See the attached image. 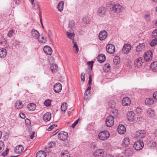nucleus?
<instances>
[{
  "instance_id": "c03bdc74",
  "label": "nucleus",
  "mask_w": 157,
  "mask_h": 157,
  "mask_svg": "<svg viewBox=\"0 0 157 157\" xmlns=\"http://www.w3.org/2000/svg\"><path fill=\"white\" fill-rule=\"evenodd\" d=\"M14 32V30L12 29L10 30L9 31L8 34V36L10 38L12 36H13V34Z\"/></svg>"
},
{
  "instance_id": "6e6552de",
  "label": "nucleus",
  "mask_w": 157,
  "mask_h": 157,
  "mask_svg": "<svg viewBox=\"0 0 157 157\" xmlns=\"http://www.w3.org/2000/svg\"><path fill=\"white\" fill-rule=\"evenodd\" d=\"M146 135V132L144 130L138 131L135 133L136 137L138 139L143 138L145 137Z\"/></svg>"
},
{
  "instance_id": "052dcab7",
  "label": "nucleus",
  "mask_w": 157,
  "mask_h": 157,
  "mask_svg": "<svg viewBox=\"0 0 157 157\" xmlns=\"http://www.w3.org/2000/svg\"><path fill=\"white\" fill-rule=\"evenodd\" d=\"M48 32L49 38L50 39H51L52 38V34L51 31L49 30Z\"/></svg>"
},
{
  "instance_id": "69168bd1",
  "label": "nucleus",
  "mask_w": 157,
  "mask_h": 157,
  "mask_svg": "<svg viewBox=\"0 0 157 157\" xmlns=\"http://www.w3.org/2000/svg\"><path fill=\"white\" fill-rule=\"evenodd\" d=\"M39 43L41 44H44L46 42V40H38Z\"/></svg>"
},
{
  "instance_id": "6ab92c4d",
  "label": "nucleus",
  "mask_w": 157,
  "mask_h": 157,
  "mask_svg": "<svg viewBox=\"0 0 157 157\" xmlns=\"http://www.w3.org/2000/svg\"><path fill=\"white\" fill-rule=\"evenodd\" d=\"M122 102L124 106L128 105L131 104V99L128 97H125L123 99Z\"/></svg>"
},
{
  "instance_id": "bf43d9fd",
  "label": "nucleus",
  "mask_w": 157,
  "mask_h": 157,
  "mask_svg": "<svg viewBox=\"0 0 157 157\" xmlns=\"http://www.w3.org/2000/svg\"><path fill=\"white\" fill-rule=\"evenodd\" d=\"M57 125H51L48 128V131H50L51 130H52L55 126H57Z\"/></svg>"
},
{
  "instance_id": "aec40b11",
  "label": "nucleus",
  "mask_w": 157,
  "mask_h": 157,
  "mask_svg": "<svg viewBox=\"0 0 157 157\" xmlns=\"http://www.w3.org/2000/svg\"><path fill=\"white\" fill-rule=\"evenodd\" d=\"M130 144V140L128 137H126L123 140L122 144L123 147H125L128 146Z\"/></svg>"
},
{
  "instance_id": "ddd939ff",
  "label": "nucleus",
  "mask_w": 157,
  "mask_h": 157,
  "mask_svg": "<svg viewBox=\"0 0 157 157\" xmlns=\"http://www.w3.org/2000/svg\"><path fill=\"white\" fill-rule=\"evenodd\" d=\"M106 9L103 7H100L98 9V13L100 16L103 17L105 15L106 13Z\"/></svg>"
},
{
  "instance_id": "f3484780",
  "label": "nucleus",
  "mask_w": 157,
  "mask_h": 157,
  "mask_svg": "<svg viewBox=\"0 0 157 157\" xmlns=\"http://www.w3.org/2000/svg\"><path fill=\"white\" fill-rule=\"evenodd\" d=\"M43 50L45 54L48 55H51L52 52L51 48L48 46H45Z\"/></svg>"
},
{
  "instance_id": "2eb2a0df",
  "label": "nucleus",
  "mask_w": 157,
  "mask_h": 157,
  "mask_svg": "<svg viewBox=\"0 0 157 157\" xmlns=\"http://www.w3.org/2000/svg\"><path fill=\"white\" fill-rule=\"evenodd\" d=\"M117 130L120 134H123L125 132L126 128L123 125H120L118 126Z\"/></svg>"
},
{
  "instance_id": "0eeeda50",
  "label": "nucleus",
  "mask_w": 157,
  "mask_h": 157,
  "mask_svg": "<svg viewBox=\"0 0 157 157\" xmlns=\"http://www.w3.org/2000/svg\"><path fill=\"white\" fill-rule=\"evenodd\" d=\"M68 136V133L65 132H61L58 134V137L61 140L65 141L67 138Z\"/></svg>"
},
{
  "instance_id": "338daca9",
  "label": "nucleus",
  "mask_w": 157,
  "mask_h": 157,
  "mask_svg": "<svg viewBox=\"0 0 157 157\" xmlns=\"http://www.w3.org/2000/svg\"><path fill=\"white\" fill-rule=\"evenodd\" d=\"M84 33V31L82 30H81L78 32L79 34L81 35H83Z\"/></svg>"
},
{
  "instance_id": "7ed1b4c3",
  "label": "nucleus",
  "mask_w": 157,
  "mask_h": 157,
  "mask_svg": "<svg viewBox=\"0 0 157 157\" xmlns=\"http://www.w3.org/2000/svg\"><path fill=\"white\" fill-rule=\"evenodd\" d=\"M112 9L114 12L119 13L122 11V6L119 4L116 3L113 5Z\"/></svg>"
},
{
  "instance_id": "6e6d98bb",
  "label": "nucleus",
  "mask_w": 157,
  "mask_h": 157,
  "mask_svg": "<svg viewBox=\"0 0 157 157\" xmlns=\"http://www.w3.org/2000/svg\"><path fill=\"white\" fill-rule=\"evenodd\" d=\"M52 144H54L53 146H54L55 145V143L53 142H52L51 143H50L48 144V147L49 148H52Z\"/></svg>"
},
{
  "instance_id": "13d9d810",
  "label": "nucleus",
  "mask_w": 157,
  "mask_h": 157,
  "mask_svg": "<svg viewBox=\"0 0 157 157\" xmlns=\"http://www.w3.org/2000/svg\"><path fill=\"white\" fill-rule=\"evenodd\" d=\"M3 41L0 42V44L3 46H5L7 43L6 40H2Z\"/></svg>"
},
{
  "instance_id": "4be33fe9",
  "label": "nucleus",
  "mask_w": 157,
  "mask_h": 157,
  "mask_svg": "<svg viewBox=\"0 0 157 157\" xmlns=\"http://www.w3.org/2000/svg\"><path fill=\"white\" fill-rule=\"evenodd\" d=\"M15 106L17 109H20L23 108L24 105L21 102V101L19 100L15 103Z\"/></svg>"
},
{
  "instance_id": "cd10ccee",
  "label": "nucleus",
  "mask_w": 157,
  "mask_h": 157,
  "mask_svg": "<svg viewBox=\"0 0 157 157\" xmlns=\"http://www.w3.org/2000/svg\"><path fill=\"white\" fill-rule=\"evenodd\" d=\"M145 103L146 105H151L153 104L154 100L152 98H147L146 99Z\"/></svg>"
},
{
  "instance_id": "09e8293b",
  "label": "nucleus",
  "mask_w": 157,
  "mask_h": 157,
  "mask_svg": "<svg viewBox=\"0 0 157 157\" xmlns=\"http://www.w3.org/2000/svg\"><path fill=\"white\" fill-rule=\"evenodd\" d=\"M93 63L94 61L93 60H92L91 61H89L87 62V65H88L90 68L91 69V70H92V69Z\"/></svg>"
},
{
  "instance_id": "423d86ee",
  "label": "nucleus",
  "mask_w": 157,
  "mask_h": 157,
  "mask_svg": "<svg viewBox=\"0 0 157 157\" xmlns=\"http://www.w3.org/2000/svg\"><path fill=\"white\" fill-rule=\"evenodd\" d=\"M144 60L146 61H149L151 60L152 58V52L151 50L147 51L144 56Z\"/></svg>"
},
{
  "instance_id": "603ef678",
  "label": "nucleus",
  "mask_w": 157,
  "mask_h": 157,
  "mask_svg": "<svg viewBox=\"0 0 157 157\" xmlns=\"http://www.w3.org/2000/svg\"><path fill=\"white\" fill-rule=\"evenodd\" d=\"M81 78L82 81L84 82L85 80V74L84 73L82 72L81 73Z\"/></svg>"
},
{
  "instance_id": "680f3d73",
  "label": "nucleus",
  "mask_w": 157,
  "mask_h": 157,
  "mask_svg": "<svg viewBox=\"0 0 157 157\" xmlns=\"http://www.w3.org/2000/svg\"><path fill=\"white\" fill-rule=\"evenodd\" d=\"M19 116L20 117H21L22 118L24 119L25 117V114L22 113H20L19 114Z\"/></svg>"
},
{
  "instance_id": "39448f33",
  "label": "nucleus",
  "mask_w": 157,
  "mask_h": 157,
  "mask_svg": "<svg viewBox=\"0 0 157 157\" xmlns=\"http://www.w3.org/2000/svg\"><path fill=\"white\" fill-rule=\"evenodd\" d=\"M104 154V151L102 149H97L93 153V155L95 157H102Z\"/></svg>"
},
{
  "instance_id": "dca6fc26",
  "label": "nucleus",
  "mask_w": 157,
  "mask_h": 157,
  "mask_svg": "<svg viewBox=\"0 0 157 157\" xmlns=\"http://www.w3.org/2000/svg\"><path fill=\"white\" fill-rule=\"evenodd\" d=\"M24 150L23 147L22 145H19L16 146L14 149V152L17 154H20Z\"/></svg>"
},
{
  "instance_id": "473e14b6",
  "label": "nucleus",
  "mask_w": 157,
  "mask_h": 157,
  "mask_svg": "<svg viewBox=\"0 0 157 157\" xmlns=\"http://www.w3.org/2000/svg\"><path fill=\"white\" fill-rule=\"evenodd\" d=\"M36 105L33 103H30L27 106V108L30 111H33L36 108Z\"/></svg>"
},
{
  "instance_id": "8fccbe9b",
  "label": "nucleus",
  "mask_w": 157,
  "mask_h": 157,
  "mask_svg": "<svg viewBox=\"0 0 157 157\" xmlns=\"http://www.w3.org/2000/svg\"><path fill=\"white\" fill-rule=\"evenodd\" d=\"M136 113L139 114L141 113V108L137 107L136 110Z\"/></svg>"
},
{
  "instance_id": "c85d7f7f",
  "label": "nucleus",
  "mask_w": 157,
  "mask_h": 157,
  "mask_svg": "<svg viewBox=\"0 0 157 157\" xmlns=\"http://www.w3.org/2000/svg\"><path fill=\"white\" fill-rule=\"evenodd\" d=\"M50 68L52 71L53 73H56L58 71V67L56 64H51Z\"/></svg>"
},
{
  "instance_id": "f03ea898",
  "label": "nucleus",
  "mask_w": 157,
  "mask_h": 157,
  "mask_svg": "<svg viewBox=\"0 0 157 157\" xmlns=\"http://www.w3.org/2000/svg\"><path fill=\"white\" fill-rule=\"evenodd\" d=\"M144 146L143 142L141 140H138L133 145V147L137 151L142 149Z\"/></svg>"
},
{
  "instance_id": "5701e85b",
  "label": "nucleus",
  "mask_w": 157,
  "mask_h": 157,
  "mask_svg": "<svg viewBox=\"0 0 157 157\" xmlns=\"http://www.w3.org/2000/svg\"><path fill=\"white\" fill-rule=\"evenodd\" d=\"M147 114L150 117H153L155 116V110L154 109L148 108L147 110Z\"/></svg>"
},
{
  "instance_id": "ea45409f",
  "label": "nucleus",
  "mask_w": 157,
  "mask_h": 157,
  "mask_svg": "<svg viewBox=\"0 0 157 157\" xmlns=\"http://www.w3.org/2000/svg\"><path fill=\"white\" fill-rule=\"evenodd\" d=\"M74 26L75 22L73 20L70 21H69L68 24L69 28L71 29L74 27Z\"/></svg>"
},
{
  "instance_id": "a18cd8bd",
  "label": "nucleus",
  "mask_w": 157,
  "mask_h": 157,
  "mask_svg": "<svg viewBox=\"0 0 157 157\" xmlns=\"http://www.w3.org/2000/svg\"><path fill=\"white\" fill-rule=\"evenodd\" d=\"M51 101L50 100H46L44 103V104L47 106H49L51 105Z\"/></svg>"
},
{
  "instance_id": "412c9836",
  "label": "nucleus",
  "mask_w": 157,
  "mask_h": 157,
  "mask_svg": "<svg viewBox=\"0 0 157 157\" xmlns=\"http://www.w3.org/2000/svg\"><path fill=\"white\" fill-rule=\"evenodd\" d=\"M32 36L35 39H38L40 36L39 33L36 30L33 29L32 31Z\"/></svg>"
},
{
  "instance_id": "c9c22d12",
  "label": "nucleus",
  "mask_w": 157,
  "mask_h": 157,
  "mask_svg": "<svg viewBox=\"0 0 157 157\" xmlns=\"http://www.w3.org/2000/svg\"><path fill=\"white\" fill-rule=\"evenodd\" d=\"M110 65L109 63H106L103 66V70L105 72H108L110 69Z\"/></svg>"
},
{
  "instance_id": "20e7f679",
  "label": "nucleus",
  "mask_w": 157,
  "mask_h": 157,
  "mask_svg": "<svg viewBox=\"0 0 157 157\" xmlns=\"http://www.w3.org/2000/svg\"><path fill=\"white\" fill-rule=\"evenodd\" d=\"M114 123V118L112 116H109L106 118V125L109 127L112 126Z\"/></svg>"
},
{
  "instance_id": "a19ab883",
  "label": "nucleus",
  "mask_w": 157,
  "mask_h": 157,
  "mask_svg": "<svg viewBox=\"0 0 157 157\" xmlns=\"http://www.w3.org/2000/svg\"><path fill=\"white\" fill-rule=\"evenodd\" d=\"M144 17L147 21H150L151 20V17L150 14L148 13H146L144 14Z\"/></svg>"
},
{
  "instance_id": "1a4fd4ad",
  "label": "nucleus",
  "mask_w": 157,
  "mask_h": 157,
  "mask_svg": "<svg viewBox=\"0 0 157 157\" xmlns=\"http://www.w3.org/2000/svg\"><path fill=\"white\" fill-rule=\"evenodd\" d=\"M128 120L130 122L133 121L135 119L134 113L132 111H128L127 114Z\"/></svg>"
},
{
  "instance_id": "79ce46f5",
  "label": "nucleus",
  "mask_w": 157,
  "mask_h": 157,
  "mask_svg": "<svg viewBox=\"0 0 157 157\" xmlns=\"http://www.w3.org/2000/svg\"><path fill=\"white\" fill-rule=\"evenodd\" d=\"M119 57L118 56H115L114 58L113 62L115 64H117L119 63Z\"/></svg>"
},
{
  "instance_id": "4468645a",
  "label": "nucleus",
  "mask_w": 157,
  "mask_h": 157,
  "mask_svg": "<svg viewBox=\"0 0 157 157\" xmlns=\"http://www.w3.org/2000/svg\"><path fill=\"white\" fill-rule=\"evenodd\" d=\"M62 89L61 84L59 83H57L54 86V90L55 92L59 93L60 92Z\"/></svg>"
},
{
  "instance_id": "f704fd0d",
  "label": "nucleus",
  "mask_w": 157,
  "mask_h": 157,
  "mask_svg": "<svg viewBox=\"0 0 157 157\" xmlns=\"http://www.w3.org/2000/svg\"><path fill=\"white\" fill-rule=\"evenodd\" d=\"M67 108V103L66 102L63 103L61 106V110L63 112H65Z\"/></svg>"
},
{
  "instance_id": "b1692460",
  "label": "nucleus",
  "mask_w": 157,
  "mask_h": 157,
  "mask_svg": "<svg viewBox=\"0 0 157 157\" xmlns=\"http://www.w3.org/2000/svg\"><path fill=\"white\" fill-rule=\"evenodd\" d=\"M51 118V115L50 113L48 112L44 114L43 117L44 120L45 121H48L50 120Z\"/></svg>"
},
{
  "instance_id": "393cba45",
  "label": "nucleus",
  "mask_w": 157,
  "mask_h": 157,
  "mask_svg": "<svg viewBox=\"0 0 157 157\" xmlns=\"http://www.w3.org/2000/svg\"><path fill=\"white\" fill-rule=\"evenodd\" d=\"M98 60L100 63H102L105 60V56L103 54H101L98 56Z\"/></svg>"
},
{
  "instance_id": "37998d69",
  "label": "nucleus",
  "mask_w": 157,
  "mask_h": 157,
  "mask_svg": "<svg viewBox=\"0 0 157 157\" xmlns=\"http://www.w3.org/2000/svg\"><path fill=\"white\" fill-rule=\"evenodd\" d=\"M157 44V40H152L151 41L150 43V45L151 46L153 47Z\"/></svg>"
},
{
  "instance_id": "de8ad7c7",
  "label": "nucleus",
  "mask_w": 157,
  "mask_h": 157,
  "mask_svg": "<svg viewBox=\"0 0 157 157\" xmlns=\"http://www.w3.org/2000/svg\"><path fill=\"white\" fill-rule=\"evenodd\" d=\"M91 86L90 85V86L89 87H88V88L86 90V92L85 93V94L87 96L90 94V90H91Z\"/></svg>"
},
{
  "instance_id": "e433bc0d",
  "label": "nucleus",
  "mask_w": 157,
  "mask_h": 157,
  "mask_svg": "<svg viewBox=\"0 0 157 157\" xmlns=\"http://www.w3.org/2000/svg\"><path fill=\"white\" fill-rule=\"evenodd\" d=\"M67 34L68 37L69 39H72L74 38L75 36V34L74 33L67 32Z\"/></svg>"
},
{
  "instance_id": "a878e982",
  "label": "nucleus",
  "mask_w": 157,
  "mask_h": 157,
  "mask_svg": "<svg viewBox=\"0 0 157 157\" xmlns=\"http://www.w3.org/2000/svg\"><path fill=\"white\" fill-rule=\"evenodd\" d=\"M151 68L153 72H157V61L154 62L151 64Z\"/></svg>"
},
{
  "instance_id": "9b49d317",
  "label": "nucleus",
  "mask_w": 157,
  "mask_h": 157,
  "mask_svg": "<svg viewBox=\"0 0 157 157\" xmlns=\"http://www.w3.org/2000/svg\"><path fill=\"white\" fill-rule=\"evenodd\" d=\"M131 48V45L130 44H125L122 50V52L123 53L126 54L128 53Z\"/></svg>"
},
{
  "instance_id": "49530a36",
  "label": "nucleus",
  "mask_w": 157,
  "mask_h": 157,
  "mask_svg": "<svg viewBox=\"0 0 157 157\" xmlns=\"http://www.w3.org/2000/svg\"><path fill=\"white\" fill-rule=\"evenodd\" d=\"M4 144L2 141H0V152L2 151L4 149Z\"/></svg>"
},
{
  "instance_id": "9d476101",
  "label": "nucleus",
  "mask_w": 157,
  "mask_h": 157,
  "mask_svg": "<svg viewBox=\"0 0 157 157\" xmlns=\"http://www.w3.org/2000/svg\"><path fill=\"white\" fill-rule=\"evenodd\" d=\"M115 46L112 44H109L106 46V50L109 53H113L115 51Z\"/></svg>"
},
{
  "instance_id": "72a5a7b5",
  "label": "nucleus",
  "mask_w": 157,
  "mask_h": 157,
  "mask_svg": "<svg viewBox=\"0 0 157 157\" xmlns=\"http://www.w3.org/2000/svg\"><path fill=\"white\" fill-rule=\"evenodd\" d=\"M72 43L73 44V48H75V52L77 53L79 51L78 45L77 44V42L75 41V40H73Z\"/></svg>"
},
{
  "instance_id": "4c0bfd02",
  "label": "nucleus",
  "mask_w": 157,
  "mask_h": 157,
  "mask_svg": "<svg viewBox=\"0 0 157 157\" xmlns=\"http://www.w3.org/2000/svg\"><path fill=\"white\" fill-rule=\"evenodd\" d=\"M109 107L113 109L115 106V103L113 101L111 100L109 102Z\"/></svg>"
},
{
  "instance_id": "4d7b16f0",
  "label": "nucleus",
  "mask_w": 157,
  "mask_h": 157,
  "mask_svg": "<svg viewBox=\"0 0 157 157\" xmlns=\"http://www.w3.org/2000/svg\"><path fill=\"white\" fill-rule=\"evenodd\" d=\"M96 144L94 142H92L90 144V147L91 148H94L96 146Z\"/></svg>"
},
{
  "instance_id": "774afa93",
  "label": "nucleus",
  "mask_w": 157,
  "mask_h": 157,
  "mask_svg": "<svg viewBox=\"0 0 157 157\" xmlns=\"http://www.w3.org/2000/svg\"><path fill=\"white\" fill-rule=\"evenodd\" d=\"M13 1L17 5L19 4L20 2V0H13Z\"/></svg>"
},
{
  "instance_id": "2f4dec72",
  "label": "nucleus",
  "mask_w": 157,
  "mask_h": 157,
  "mask_svg": "<svg viewBox=\"0 0 157 157\" xmlns=\"http://www.w3.org/2000/svg\"><path fill=\"white\" fill-rule=\"evenodd\" d=\"M64 5V2L63 1H61L58 4L57 6V8L58 10L61 12L63 10Z\"/></svg>"
},
{
  "instance_id": "f257e3e1",
  "label": "nucleus",
  "mask_w": 157,
  "mask_h": 157,
  "mask_svg": "<svg viewBox=\"0 0 157 157\" xmlns=\"http://www.w3.org/2000/svg\"><path fill=\"white\" fill-rule=\"evenodd\" d=\"M109 132L107 131H101L98 134V138L101 140H105L109 136Z\"/></svg>"
},
{
  "instance_id": "3c124183",
  "label": "nucleus",
  "mask_w": 157,
  "mask_h": 157,
  "mask_svg": "<svg viewBox=\"0 0 157 157\" xmlns=\"http://www.w3.org/2000/svg\"><path fill=\"white\" fill-rule=\"evenodd\" d=\"M152 36L153 37L157 36V29H156L152 32Z\"/></svg>"
},
{
  "instance_id": "a211bd4d",
  "label": "nucleus",
  "mask_w": 157,
  "mask_h": 157,
  "mask_svg": "<svg viewBox=\"0 0 157 157\" xmlns=\"http://www.w3.org/2000/svg\"><path fill=\"white\" fill-rule=\"evenodd\" d=\"M107 36V33L105 30L101 31L98 35L99 39H105Z\"/></svg>"
},
{
  "instance_id": "864d4df0",
  "label": "nucleus",
  "mask_w": 157,
  "mask_h": 157,
  "mask_svg": "<svg viewBox=\"0 0 157 157\" xmlns=\"http://www.w3.org/2000/svg\"><path fill=\"white\" fill-rule=\"evenodd\" d=\"M9 150L8 149L6 148L5 151V152H3L2 153V155H3L4 157L8 153Z\"/></svg>"
},
{
  "instance_id": "58836bf2",
  "label": "nucleus",
  "mask_w": 157,
  "mask_h": 157,
  "mask_svg": "<svg viewBox=\"0 0 157 157\" xmlns=\"http://www.w3.org/2000/svg\"><path fill=\"white\" fill-rule=\"evenodd\" d=\"M61 157H70L69 153L67 151H64V152L61 153Z\"/></svg>"
},
{
  "instance_id": "c756f323",
  "label": "nucleus",
  "mask_w": 157,
  "mask_h": 157,
  "mask_svg": "<svg viewBox=\"0 0 157 157\" xmlns=\"http://www.w3.org/2000/svg\"><path fill=\"white\" fill-rule=\"evenodd\" d=\"M46 153L43 151H39L36 154V157H46Z\"/></svg>"
},
{
  "instance_id": "e2e57ef3",
  "label": "nucleus",
  "mask_w": 157,
  "mask_h": 157,
  "mask_svg": "<svg viewBox=\"0 0 157 157\" xmlns=\"http://www.w3.org/2000/svg\"><path fill=\"white\" fill-rule=\"evenodd\" d=\"M154 98L157 100V92H154L153 94Z\"/></svg>"
},
{
  "instance_id": "5fc2aeb1",
  "label": "nucleus",
  "mask_w": 157,
  "mask_h": 157,
  "mask_svg": "<svg viewBox=\"0 0 157 157\" xmlns=\"http://www.w3.org/2000/svg\"><path fill=\"white\" fill-rule=\"evenodd\" d=\"M78 121L79 119L76 120L73 123L71 126V127L73 128H74L75 126L78 124Z\"/></svg>"
},
{
  "instance_id": "f8f14e48",
  "label": "nucleus",
  "mask_w": 157,
  "mask_h": 157,
  "mask_svg": "<svg viewBox=\"0 0 157 157\" xmlns=\"http://www.w3.org/2000/svg\"><path fill=\"white\" fill-rule=\"evenodd\" d=\"M143 60V58L142 57H140L136 59L134 62L135 67L138 68L141 67L143 64V62L142 61Z\"/></svg>"
},
{
  "instance_id": "0e129e2a",
  "label": "nucleus",
  "mask_w": 157,
  "mask_h": 157,
  "mask_svg": "<svg viewBox=\"0 0 157 157\" xmlns=\"http://www.w3.org/2000/svg\"><path fill=\"white\" fill-rule=\"evenodd\" d=\"M91 82H92L91 76V75H90L89 76V82H88V84L89 85H90V84H91Z\"/></svg>"
},
{
  "instance_id": "7c9ffc66",
  "label": "nucleus",
  "mask_w": 157,
  "mask_h": 157,
  "mask_svg": "<svg viewBox=\"0 0 157 157\" xmlns=\"http://www.w3.org/2000/svg\"><path fill=\"white\" fill-rule=\"evenodd\" d=\"M144 48L145 45L144 44H140L139 45L137 46L136 50L138 52H141L144 50Z\"/></svg>"
},
{
  "instance_id": "bb28decb",
  "label": "nucleus",
  "mask_w": 157,
  "mask_h": 157,
  "mask_svg": "<svg viewBox=\"0 0 157 157\" xmlns=\"http://www.w3.org/2000/svg\"><path fill=\"white\" fill-rule=\"evenodd\" d=\"M7 52L6 49L2 48L0 49V57L2 58H5L7 55Z\"/></svg>"
}]
</instances>
